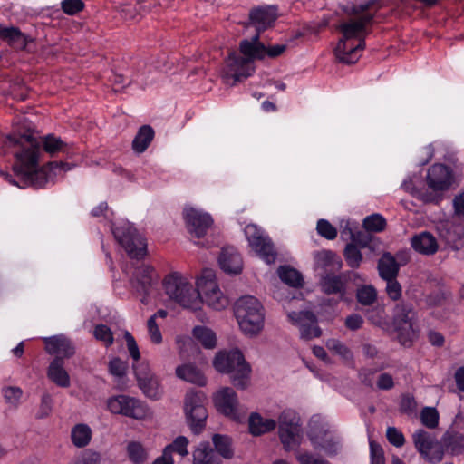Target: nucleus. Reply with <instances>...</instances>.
Listing matches in <instances>:
<instances>
[{"mask_svg": "<svg viewBox=\"0 0 464 464\" xmlns=\"http://www.w3.org/2000/svg\"><path fill=\"white\" fill-rule=\"evenodd\" d=\"M24 150L23 153L14 152L16 161L14 165V175L2 173L6 181L18 188H44L54 183L58 178H62L74 167L65 162H50L39 168L40 150H37V143L34 140H25Z\"/></svg>", "mask_w": 464, "mask_h": 464, "instance_id": "f257e3e1", "label": "nucleus"}, {"mask_svg": "<svg viewBox=\"0 0 464 464\" xmlns=\"http://www.w3.org/2000/svg\"><path fill=\"white\" fill-rule=\"evenodd\" d=\"M286 49L285 44H275L266 47L259 41L258 34L250 40H243L240 44V53H232L227 58L222 71V78L226 84L235 85L255 72L254 61L263 60L266 56L276 58Z\"/></svg>", "mask_w": 464, "mask_h": 464, "instance_id": "f03ea898", "label": "nucleus"}, {"mask_svg": "<svg viewBox=\"0 0 464 464\" xmlns=\"http://www.w3.org/2000/svg\"><path fill=\"white\" fill-rule=\"evenodd\" d=\"M373 5L369 2L365 5L353 6L351 9L353 17L343 21L338 29L342 33L334 53L336 58L343 63H354L362 55L365 47L364 39L367 34V26L372 21V14L366 12Z\"/></svg>", "mask_w": 464, "mask_h": 464, "instance_id": "7ed1b4c3", "label": "nucleus"}, {"mask_svg": "<svg viewBox=\"0 0 464 464\" xmlns=\"http://www.w3.org/2000/svg\"><path fill=\"white\" fill-rule=\"evenodd\" d=\"M426 183V190L416 189L408 181H404L402 187L425 203L438 204L442 200L444 192L449 190L453 183L452 171L444 164H434L428 169Z\"/></svg>", "mask_w": 464, "mask_h": 464, "instance_id": "20e7f679", "label": "nucleus"}, {"mask_svg": "<svg viewBox=\"0 0 464 464\" xmlns=\"http://www.w3.org/2000/svg\"><path fill=\"white\" fill-rule=\"evenodd\" d=\"M163 287L169 299L182 307L194 311L201 307L198 288L193 286L188 276L178 271L171 272L165 276Z\"/></svg>", "mask_w": 464, "mask_h": 464, "instance_id": "39448f33", "label": "nucleus"}, {"mask_svg": "<svg viewBox=\"0 0 464 464\" xmlns=\"http://www.w3.org/2000/svg\"><path fill=\"white\" fill-rule=\"evenodd\" d=\"M213 366L218 372L229 374L236 387L245 389L248 385L251 368L238 349L218 352Z\"/></svg>", "mask_w": 464, "mask_h": 464, "instance_id": "423d86ee", "label": "nucleus"}, {"mask_svg": "<svg viewBox=\"0 0 464 464\" xmlns=\"http://www.w3.org/2000/svg\"><path fill=\"white\" fill-rule=\"evenodd\" d=\"M235 316L241 331L250 336L258 334L265 322L262 304L252 295L241 296L235 304Z\"/></svg>", "mask_w": 464, "mask_h": 464, "instance_id": "0eeeda50", "label": "nucleus"}, {"mask_svg": "<svg viewBox=\"0 0 464 464\" xmlns=\"http://www.w3.org/2000/svg\"><path fill=\"white\" fill-rule=\"evenodd\" d=\"M306 435L314 450H322L328 456L337 455L342 449L341 436L320 415H314L310 419Z\"/></svg>", "mask_w": 464, "mask_h": 464, "instance_id": "6e6552de", "label": "nucleus"}, {"mask_svg": "<svg viewBox=\"0 0 464 464\" xmlns=\"http://www.w3.org/2000/svg\"><path fill=\"white\" fill-rule=\"evenodd\" d=\"M25 140L35 141L37 143V150H40V158L43 155V151L48 153L53 157L60 153L68 154L70 152V147L61 138L48 134L40 139H37L28 130L26 132L13 133L8 136L5 140L7 150H11V152L14 155V152L23 153L25 150Z\"/></svg>", "mask_w": 464, "mask_h": 464, "instance_id": "1a4fd4ad", "label": "nucleus"}, {"mask_svg": "<svg viewBox=\"0 0 464 464\" xmlns=\"http://www.w3.org/2000/svg\"><path fill=\"white\" fill-rule=\"evenodd\" d=\"M115 240L131 258H142L147 252L145 239L136 228L126 220L114 222L111 226Z\"/></svg>", "mask_w": 464, "mask_h": 464, "instance_id": "9d476101", "label": "nucleus"}, {"mask_svg": "<svg viewBox=\"0 0 464 464\" xmlns=\"http://www.w3.org/2000/svg\"><path fill=\"white\" fill-rule=\"evenodd\" d=\"M196 285L198 288L202 303L214 310H222L226 308L229 301L227 297L221 292L216 281L214 270L206 268L198 277Z\"/></svg>", "mask_w": 464, "mask_h": 464, "instance_id": "9b49d317", "label": "nucleus"}, {"mask_svg": "<svg viewBox=\"0 0 464 464\" xmlns=\"http://www.w3.org/2000/svg\"><path fill=\"white\" fill-rule=\"evenodd\" d=\"M278 435L284 449L290 451L297 448L302 440L300 417L291 409L284 410L278 417Z\"/></svg>", "mask_w": 464, "mask_h": 464, "instance_id": "f8f14e48", "label": "nucleus"}, {"mask_svg": "<svg viewBox=\"0 0 464 464\" xmlns=\"http://www.w3.org/2000/svg\"><path fill=\"white\" fill-rule=\"evenodd\" d=\"M107 408L112 414H119L138 420L151 417L149 407L137 398L129 395H116L108 399Z\"/></svg>", "mask_w": 464, "mask_h": 464, "instance_id": "ddd939ff", "label": "nucleus"}, {"mask_svg": "<svg viewBox=\"0 0 464 464\" xmlns=\"http://www.w3.org/2000/svg\"><path fill=\"white\" fill-rule=\"evenodd\" d=\"M414 318L415 313L410 305H396L393 324L398 340L404 346L410 345L417 337L419 330Z\"/></svg>", "mask_w": 464, "mask_h": 464, "instance_id": "4468645a", "label": "nucleus"}, {"mask_svg": "<svg viewBox=\"0 0 464 464\" xmlns=\"http://www.w3.org/2000/svg\"><path fill=\"white\" fill-rule=\"evenodd\" d=\"M203 401V393L196 391L188 392L185 398L186 417L192 432L195 434H199L203 430L208 417Z\"/></svg>", "mask_w": 464, "mask_h": 464, "instance_id": "2eb2a0df", "label": "nucleus"}, {"mask_svg": "<svg viewBox=\"0 0 464 464\" xmlns=\"http://www.w3.org/2000/svg\"><path fill=\"white\" fill-rule=\"evenodd\" d=\"M217 410L230 418L241 422L246 419V409L237 401V396L232 388L225 387L218 391L214 396Z\"/></svg>", "mask_w": 464, "mask_h": 464, "instance_id": "dca6fc26", "label": "nucleus"}, {"mask_svg": "<svg viewBox=\"0 0 464 464\" xmlns=\"http://www.w3.org/2000/svg\"><path fill=\"white\" fill-rule=\"evenodd\" d=\"M245 236L251 248L266 264H273L276 258V252L270 238L255 224H249L245 227Z\"/></svg>", "mask_w": 464, "mask_h": 464, "instance_id": "f3484780", "label": "nucleus"}, {"mask_svg": "<svg viewBox=\"0 0 464 464\" xmlns=\"http://www.w3.org/2000/svg\"><path fill=\"white\" fill-rule=\"evenodd\" d=\"M413 442L417 450L429 462L437 464L444 456L441 445L429 432L418 430L413 434Z\"/></svg>", "mask_w": 464, "mask_h": 464, "instance_id": "a211bd4d", "label": "nucleus"}, {"mask_svg": "<svg viewBox=\"0 0 464 464\" xmlns=\"http://www.w3.org/2000/svg\"><path fill=\"white\" fill-rule=\"evenodd\" d=\"M183 217L188 232L197 238L203 237L213 224L208 213L193 207H186Z\"/></svg>", "mask_w": 464, "mask_h": 464, "instance_id": "6ab92c4d", "label": "nucleus"}, {"mask_svg": "<svg viewBox=\"0 0 464 464\" xmlns=\"http://www.w3.org/2000/svg\"><path fill=\"white\" fill-rule=\"evenodd\" d=\"M288 318L293 324L299 327L302 339L311 340L321 336L322 331L317 324L316 316L312 312H291Z\"/></svg>", "mask_w": 464, "mask_h": 464, "instance_id": "aec40b11", "label": "nucleus"}, {"mask_svg": "<svg viewBox=\"0 0 464 464\" xmlns=\"http://www.w3.org/2000/svg\"><path fill=\"white\" fill-rule=\"evenodd\" d=\"M157 281L158 276L151 266L142 265L136 268L131 280V285L138 293L144 295L141 299L142 303L147 304L146 295H149L151 293Z\"/></svg>", "mask_w": 464, "mask_h": 464, "instance_id": "412c9836", "label": "nucleus"}, {"mask_svg": "<svg viewBox=\"0 0 464 464\" xmlns=\"http://www.w3.org/2000/svg\"><path fill=\"white\" fill-rule=\"evenodd\" d=\"M278 16L277 8L274 5L258 6L251 10L249 14V24L256 29L258 35L262 31L270 28Z\"/></svg>", "mask_w": 464, "mask_h": 464, "instance_id": "4be33fe9", "label": "nucleus"}, {"mask_svg": "<svg viewBox=\"0 0 464 464\" xmlns=\"http://www.w3.org/2000/svg\"><path fill=\"white\" fill-rule=\"evenodd\" d=\"M45 350L49 354L56 355L63 360L70 358L75 353L72 343L64 335H55L44 338Z\"/></svg>", "mask_w": 464, "mask_h": 464, "instance_id": "5701e85b", "label": "nucleus"}, {"mask_svg": "<svg viewBox=\"0 0 464 464\" xmlns=\"http://www.w3.org/2000/svg\"><path fill=\"white\" fill-rule=\"evenodd\" d=\"M218 263L220 268L227 274L238 275L243 269L242 257L233 246H227L222 249Z\"/></svg>", "mask_w": 464, "mask_h": 464, "instance_id": "b1692460", "label": "nucleus"}, {"mask_svg": "<svg viewBox=\"0 0 464 464\" xmlns=\"http://www.w3.org/2000/svg\"><path fill=\"white\" fill-rule=\"evenodd\" d=\"M411 245L416 252L425 256H432L439 249L436 237L426 231L412 237Z\"/></svg>", "mask_w": 464, "mask_h": 464, "instance_id": "393cba45", "label": "nucleus"}, {"mask_svg": "<svg viewBox=\"0 0 464 464\" xmlns=\"http://www.w3.org/2000/svg\"><path fill=\"white\" fill-rule=\"evenodd\" d=\"M276 427V420L274 419L264 418L257 412H253L248 418L249 432L254 436L274 430Z\"/></svg>", "mask_w": 464, "mask_h": 464, "instance_id": "a878e982", "label": "nucleus"}, {"mask_svg": "<svg viewBox=\"0 0 464 464\" xmlns=\"http://www.w3.org/2000/svg\"><path fill=\"white\" fill-rule=\"evenodd\" d=\"M0 38L6 41L15 49H24L31 38L24 34L18 28L5 27L0 24Z\"/></svg>", "mask_w": 464, "mask_h": 464, "instance_id": "bb28decb", "label": "nucleus"}, {"mask_svg": "<svg viewBox=\"0 0 464 464\" xmlns=\"http://www.w3.org/2000/svg\"><path fill=\"white\" fill-rule=\"evenodd\" d=\"M47 376L60 387L66 388L70 386V376L63 367V360L60 357L52 361L48 367Z\"/></svg>", "mask_w": 464, "mask_h": 464, "instance_id": "cd10ccee", "label": "nucleus"}, {"mask_svg": "<svg viewBox=\"0 0 464 464\" xmlns=\"http://www.w3.org/2000/svg\"><path fill=\"white\" fill-rule=\"evenodd\" d=\"M92 438V430L86 423H77L72 427L70 439L72 445L78 449L87 447Z\"/></svg>", "mask_w": 464, "mask_h": 464, "instance_id": "c85d7f7f", "label": "nucleus"}, {"mask_svg": "<svg viewBox=\"0 0 464 464\" xmlns=\"http://www.w3.org/2000/svg\"><path fill=\"white\" fill-rule=\"evenodd\" d=\"M314 264L317 269L324 272L339 270L342 266L340 258L332 251L323 250L314 256Z\"/></svg>", "mask_w": 464, "mask_h": 464, "instance_id": "c756f323", "label": "nucleus"}, {"mask_svg": "<svg viewBox=\"0 0 464 464\" xmlns=\"http://www.w3.org/2000/svg\"><path fill=\"white\" fill-rule=\"evenodd\" d=\"M399 264L390 253H384L378 262V271L383 280L396 278L399 273Z\"/></svg>", "mask_w": 464, "mask_h": 464, "instance_id": "7c9ffc66", "label": "nucleus"}, {"mask_svg": "<svg viewBox=\"0 0 464 464\" xmlns=\"http://www.w3.org/2000/svg\"><path fill=\"white\" fill-rule=\"evenodd\" d=\"M176 375L181 380L199 386L206 384V378L203 373L190 363L178 366L176 369Z\"/></svg>", "mask_w": 464, "mask_h": 464, "instance_id": "2f4dec72", "label": "nucleus"}, {"mask_svg": "<svg viewBox=\"0 0 464 464\" xmlns=\"http://www.w3.org/2000/svg\"><path fill=\"white\" fill-rule=\"evenodd\" d=\"M193 464H218L209 442H200L193 451Z\"/></svg>", "mask_w": 464, "mask_h": 464, "instance_id": "473e14b6", "label": "nucleus"}, {"mask_svg": "<svg viewBox=\"0 0 464 464\" xmlns=\"http://www.w3.org/2000/svg\"><path fill=\"white\" fill-rule=\"evenodd\" d=\"M153 138V129L149 125H143L142 127L140 128L137 135L133 140V150L138 153L145 151L149 145L150 144V142L152 141Z\"/></svg>", "mask_w": 464, "mask_h": 464, "instance_id": "72a5a7b5", "label": "nucleus"}, {"mask_svg": "<svg viewBox=\"0 0 464 464\" xmlns=\"http://www.w3.org/2000/svg\"><path fill=\"white\" fill-rule=\"evenodd\" d=\"M192 334L194 338L206 349H213L216 347L217 336L210 328L204 325L195 326Z\"/></svg>", "mask_w": 464, "mask_h": 464, "instance_id": "f704fd0d", "label": "nucleus"}, {"mask_svg": "<svg viewBox=\"0 0 464 464\" xmlns=\"http://www.w3.org/2000/svg\"><path fill=\"white\" fill-rule=\"evenodd\" d=\"M278 276L282 282L290 286L298 287L303 284V277L301 274L297 270L287 266H283L278 268Z\"/></svg>", "mask_w": 464, "mask_h": 464, "instance_id": "c9c22d12", "label": "nucleus"}, {"mask_svg": "<svg viewBox=\"0 0 464 464\" xmlns=\"http://www.w3.org/2000/svg\"><path fill=\"white\" fill-rule=\"evenodd\" d=\"M188 444L189 441L188 438L185 436H179L172 441V443L167 445L164 448L163 453L168 457H172V454L175 452L180 457L184 458L188 454Z\"/></svg>", "mask_w": 464, "mask_h": 464, "instance_id": "e433bc0d", "label": "nucleus"}, {"mask_svg": "<svg viewBox=\"0 0 464 464\" xmlns=\"http://www.w3.org/2000/svg\"><path fill=\"white\" fill-rule=\"evenodd\" d=\"M321 285L323 290L327 294H343L344 282L337 276H325L322 277Z\"/></svg>", "mask_w": 464, "mask_h": 464, "instance_id": "4c0bfd02", "label": "nucleus"}, {"mask_svg": "<svg viewBox=\"0 0 464 464\" xmlns=\"http://www.w3.org/2000/svg\"><path fill=\"white\" fill-rule=\"evenodd\" d=\"M127 454L130 460L134 464L143 463L148 457L146 450L142 444L138 441H130L128 443Z\"/></svg>", "mask_w": 464, "mask_h": 464, "instance_id": "58836bf2", "label": "nucleus"}, {"mask_svg": "<svg viewBox=\"0 0 464 464\" xmlns=\"http://www.w3.org/2000/svg\"><path fill=\"white\" fill-rule=\"evenodd\" d=\"M446 241L454 245L464 238V225L461 223L450 222L447 224L446 233L441 234Z\"/></svg>", "mask_w": 464, "mask_h": 464, "instance_id": "ea45409f", "label": "nucleus"}, {"mask_svg": "<svg viewBox=\"0 0 464 464\" xmlns=\"http://www.w3.org/2000/svg\"><path fill=\"white\" fill-rule=\"evenodd\" d=\"M140 388L147 397L154 400L160 398L163 393L162 386L156 375L150 378L144 382V386H140Z\"/></svg>", "mask_w": 464, "mask_h": 464, "instance_id": "a19ab883", "label": "nucleus"}, {"mask_svg": "<svg viewBox=\"0 0 464 464\" xmlns=\"http://www.w3.org/2000/svg\"><path fill=\"white\" fill-rule=\"evenodd\" d=\"M23 393V390L17 386H5L2 389L5 401L14 409L20 405Z\"/></svg>", "mask_w": 464, "mask_h": 464, "instance_id": "79ce46f5", "label": "nucleus"}, {"mask_svg": "<svg viewBox=\"0 0 464 464\" xmlns=\"http://www.w3.org/2000/svg\"><path fill=\"white\" fill-rule=\"evenodd\" d=\"M216 450L225 459H230L233 456L231 449V440L227 436L216 434L212 438Z\"/></svg>", "mask_w": 464, "mask_h": 464, "instance_id": "37998d69", "label": "nucleus"}, {"mask_svg": "<svg viewBox=\"0 0 464 464\" xmlns=\"http://www.w3.org/2000/svg\"><path fill=\"white\" fill-rule=\"evenodd\" d=\"M363 227L369 232H382L385 229L386 220L380 214H372L363 219Z\"/></svg>", "mask_w": 464, "mask_h": 464, "instance_id": "c03bdc74", "label": "nucleus"}, {"mask_svg": "<svg viewBox=\"0 0 464 464\" xmlns=\"http://www.w3.org/2000/svg\"><path fill=\"white\" fill-rule=\"evenodd\" d=\"M326 347L334 353L339 355L344 361L353 359V353L351 350L340 340L330 339L326 342Z\"/></svg>", "mask_w": 464, "mask_h": 464, "instance_id": "a18cd8bd", "label": "nucleus"}, {"mask_svg": "<svg viewBox=\"0 0 464 464\" xmlns=\"http://www.w3.org/2000/svg\"><path fill=\"white\" fill-rule=\"evenodd\" d=\"M344 257L349 266L357 268L362 260V255L357 246L353 243L347 244L344 249Z\"/></svg>", "mask_w": 464, "mask_h": 464, "instance_id": "49530a36", "label": "nucleus"}, {"mask_svg": "<svg viewBox=\"0 0 464 464\" xmlns=\"http://www.w3.org/2000/svg\"><path fill=\"white\" fill-rule=\"evenodd\" d=\"M133 369L135 372V376L137 378V382L140 386H144V382H147L150 378L155 375L149 365L148 362H141L137 364H133Z\"/></svg>", "mask_w": 464, "mask_h": 464, "instance_id": "de8ad7c7", "label": "nucleus"}, {"mask_svg": "<svg viewBox=\"0 0 464 464\" xmlns=\"http://www.w3.org/2000/svg\"><path fill=\"white\" fill-rule=\"evenodd\" d=\"M376 296V291L371 285H364L357 291V299L359 303L364 305L372 304L375 301Z\"/></svg>", "mask_w": 464, "mask_h": 464, "instance_id": "09e8293b", "label": "nucleus"}, {"mask_svg": "<svg viewBox=\"0 0 464 464\" xmlns=\"http://www.w3.org/2000/svg\"><path fill=\"white\" fill-rule=\"evenodd\" d=\"M93 334L97 340L102 342L106 346H110L113 343V334L111 329L105 324L96 325Z\"/></svg>", "mask_w": 464, "mask_h": 464, "instance_id": "8fccbe9b", "label": "nucleus"}, {"mask_svg": "<svg viewBox=\"0 0 464 464\" xmlns=\"http://www.w3.org/2000/svg\"><path fill=\"white\" fill-rule=\"evenodd\" d=\"M102 460L100 452L93 450H87L78 457L74 464H101Z\"/></svg>", "mask_w": 464, "mask_h": 464, "instance_id": "3c124183", "label": "nucleus"}, {"mask_svg": "<svg viewBox=\"0 0 464 464\" xmlns=\"http://www.w3.org/2000/svg\"><path fill=\"white\" fill-rule=\"evenodd\" d=\"M53 411V399L52 396L48 393H44L42 396L41 403L39 409L35 414L37 419H44L47 418Z\"/></svg>", "mask_w": 464, "mask_h": 464, "instance_id": "603ef678", "label": "nucleus"}, {"mask_svg": "<svg viewBox=\"0 0 464 464\" xmlns=\"http://www.w3.org/2000/svg\"><path fill=\"white\" fill-rule=\"evenodd\" d=\"M316 229L319 235L327 239H334L337 236L336 228L325 219H320L317 222Z\"/></svg>", "mask_w": 464, "mask_h": 464, "instance_id": "864d4df0", "label": "nucleus"}, {"mask_svg": "<svg viewBox=\"0 0 464 464\" xmlns=\"http://www.w3.org/2000/svg\"><path fill=\"white\" fill-rule=\"evenodd\" d=\"M147 329L149 337L153 343L160 344L162 343V334L155 321V317H150L147 322Z\"/></svg>", "mask_w": 464, "mask_h": 464, "instance_id": "5fc2aeb1", "label": "nucleus"}, {"mask_svg": "<svg viewBox=\"0 0 464 464\" xmlns=\"http://www.w3.org/2000/svg\"><path fill=\"white\" fill-rule=\"evenodd\" d=\"M421 421L428 428H435L438 425L439 415L434 408H425L421 411Z\"/></svg>", "mask_w": 464, "mask_h": 464, "instance_id": "6e6d98bb", "label": "nucleus"}, {"mask_svg": "<svg viewBox=\"0 0 464 464\" xmlns=\"http://www.w3.org/2000/svg\"><path fill=\"white\" fill-rule=\"evenodd\" d=\"M128 364L120 358H113L109 362L110 372L117 377H122L126 374Z\"/></svg>", "mask_w": 464, "mask_h": 464, "instance_id": "4d7b16f0", "label": "nucleus"}, {"mask_svg": "<svg viewBox=\"0 0 464 464\" xmlns=\"http://www.w3.org/2000/svg\"><path fill=\"white\" fill-rule=\"evenodd\" d=\"M371 464H384L382 448L375 441L370 440Z\"/></svg>", "mask_w": 464, "mask_h": 464, "instance_id": "13d9d810", "label": "nucleus"}, {"mask_svg": "<svg viewBox=\"0 0 464 464\" xmlns=\"http://www.w3.org/2000/svg\"><path fill=\"white\" fill-rule=\"evenodd\" d=\"M386 281V293L388 296L393 300L397 301L401 296V286L400 283L396 280V278L385 280Z\"/></svg>", "mask_w": 464, "mask_h": 464, "instance_id": "bf43d9fd", "label": "nucleus"}, {"mask_svg": "<svg viewBox=\"0 0 464 464\" xmlns=\"http://www.w3.org/2000/svg\"><path fill=\"white\" fill-rule=\"evenodd\" d=\"M83 2L82 0H63L62 2L63 11L69 14L73 15L83 9Z\"/></svg>", "mask_w": 464, "mask_h": 464, "instance_id": "052dcab7", "label": "nucleus"}, {"mask_svg": "<svg viewBox=\"0 0 464 464\" xmlns=\"http://www.w3.org/2000/svg\"><path fill=\"white\" fill-rule=\"evenodd\" d=\"M341 237L343 239H351L357 232L358 225L350 220H342L340 223Z\"/></svg>", "mask_w": 464, "mask_h": 464, "instance_id": "680f3d73", "label": "nucleus"}, {"mask_svg": "<svg viewBox=\"0 0 464 464\" xmlns=\"http://www.w3.org/2000/svg\"><path fill=\"white\" fill-rule=\"evenodd\" d=\"M386 436L389 442L395 447H401L405 442L402 432L394 427L387 429Z\"/></svg>", "mask_w": 464, "mask_h": 464, "instance_id": "e2e57ef3", "label": "nucleus"}, {"mask_svg": "<svg viewBox=\"0 0 464 464\" xmlns=\"http://www.w3.org/2000/svg\"><path fill=\"white\" fill-rule=\"evenodd\" d=\"M124 336H125V340L127 343V348H128L130 357L135 362H138L140 360V350H139L138 344H137L134 337L129 332H126Z\"/></svg>", "mask_w": 464, "mask_h": 464, "instance_id": "0e129e2a", "label": "nucleus"}, {"mask_svg": "<svg viewBox=\"0 0 464 464\" xmlns=\"http://www.w3.org/2000/svg\"><path fill=\"white\" fill-rule=\"evenodd\" d=\"M372 237L370 234L362 231H357L351 238L352 243L360 248L367 247L370 246Z\"/></svg>", "mask_w": 464, "mask_h": 464, "instance_id": "69168bd1", "label": "nucleus"}, {"mask_svg": "<svg viewBox=\"0 0 464 464\" xmlns=\"http://www.w3.org/2000/svg\"><path fill=\"white\" fill-rule=\"evenodd\" d=\"M296 459L300 464H318L322 459L316 457L311 452L304 451L297 452Z\"/></svg>", "mask_w": 464, "mask_h": 464, "instance_id": "338daca9", "label": "nucleus"}, {"mask_svg": "<svg viewBox=\"0 0 464 464\" xmlns=\"http://www.w3.org/2000/svg\"><path fill=\"white\" fill-rule=\"evenodd\" d=\"M362 317L357 314L349 315L345 320V326L352 331L360 329L362 326Z\"/></svg>", "mask_w": 464, "mask_h": 464, "instance_id": "774afa93", "label": "nucleus"}]
</instances>
